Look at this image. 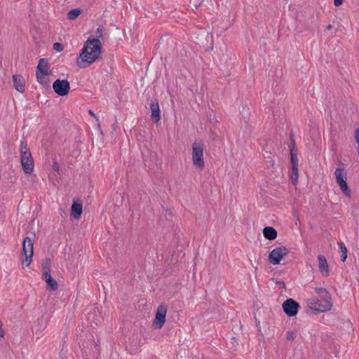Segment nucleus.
<instances>
[{
  "instance_id": "f257e3e1",
  "label": "nucleus",
  "mask_w": 359,
  "mask_h": 359,
  "mask_svg": "<svg viewBox=\"0 0 359 359\" xmlns=\"http://www.w3.org/2000/svg\"><path fill=\"white\" fill-rule=\"evenodd\" d=\"M103 29V26L100 25L96 30L97 37L93 39H89L85 42L76 59V63L80 67L84 68L87 67L100 57L102 50L100 39L102 38Z\"/></svg>"
},
{
  "instance_id": "f03ea898",
  "label": "nucleus",
  "mask_w": 359,
  "mask_h": 359,
  "mask_svg": "<svg viewBox=\"0 0 359 359\" xmlns=\"http://www.w3.org/2000/svg\"><path fill=\"white\" fill-rule=\"evenodd\" d=\"M20 163L23 171L26 174L32 173L34 170V160L27 147V143L25 140H22L20 142Z\"/></svg>"
},
{
  "instance_id": "7ed1b4c3",
  "label": "nucleus",
  "mask_w": 359,
  "mask_h": 359,
  "mask_svg": "<svg viewBox=\"0 0 359 359\" xmlns=\"http://www.w3.org/2000/svg\"><path fill=\"white\" fill-rule=\"evenodd\" d=\"M50 74L51 71L49 70V63L48 60L41 58L39 61L36 70L37 81L44 88H48L50 82L48 76L50 75Z\"/></svg>"
},
{
  "instance_id": "20e7f679",
  "label": "nucleus",
  "mask_w": 359,
  "mask_h": 359,
  "mask_svg": "<svg viewBox=\"0 0 359 359\" xmlns=\"http://www.w3.org/2000/svg\"><path fill=\"white\" fill-rule=\"evenodd\" d=\"M35 234L33 233V237L27 236L23 239L22 244V255L24 257L22 260V265L29 266L32 262L34 254V238Z\"/></svg>"
},
{
  "instance_id": "39448f33",
  "label": "nucleus",
  "mask_w": 359,
  "mask_h": 359,
  "mask_svg": "<svg viewBox=\"0 0 359 359\" xmlns=\"http://www.w3.org/2000/svg\"><path fill=\"white\" fill-rule=\"evenodd\" d=\"M308 306L318 313H323L330 311L332 307V299H320L311 297L307 301Z\"/></svg>"
},
{
  "instance_id": "423d86ee",
  "label": "nucleus",
  "mask_w": 359,
  "mask_h": 359,
  "mask_svg": "<svg viewBox=\"0 0 359 359\" xmlns=\"http://www.w3.org/2000/svg\"><path fill=\"white\" fill-rule=\"evenodd\" d=\"M203 144L201 142H194L192 145V161L196 168L203 170L204 168Z\"/></svg>"
},
{
  "instance_id": "0eeeda50",
  "label": "nucleus",
  "mask_w": 359,
  "mask_h": 359,
  "mask_svg": "<svg viewBox=\"0 0 359 359\" xmlns=\"http://www.w3.org/2000/svg\"><path fill=\"white\" fill-rule=\"evenodd\" d=\"M289 253L288 249L285 246H280L275 248L269 255V261L273 265H278L280 264L281 259L287 255Z\"/></svg>"
},
{
  "instance_id": "6e6552de",
  "label": "nucleus",
  "mask_w": 359,
  "mask_h": 359,
  "mask_svg": "<svg viewBox=\"0 0 359 359\" xmlns=\"http://www.w3.org/2000/svg\"><path fill=\"white\" fill-rule=\"evenodd\" d=\"M167 306L165 304H160L156 310L153 326L155 329H161L165 324Z\"/></svg>"
},
{
  "instance_id": "1a4fd4ad",
  "label": "nucleus",
  "mask_w": 359,
  "mask_h": 359,
  "mask_svg": "<svg viewBox=\"0 0 359 359\" xmlns=\"http://www.w3.org/2000/svg\"><path fill=\"white\" fill-rule=\"evenodd\" d=\"M53 88L55 93L59 96H65L69 92L70 84L67 80L57 79L53 84Z\"/></svg>"
},
{
  "instance_id": "9d476101",
  "label": "nucleus",
  "mask_w": 359,
  "mask_h": 359,
  "mask_svg": "<svg viewBox=\"0 0 359 359\" xmlns=\"http://www.w3.org/2000/svg\"><path fill=\"white\" fill-rule=\"evenodd\" d=\"M282 307L287 316L293 317L297 314L299 304L292 299H287L283 302Z\"/></svg>"
},
{
  "instance_id": "9b49d317",
  "label": "nucleus",
  "mask_w": 359,
  "mask_h": 359,
  "mask_svg": "<svg viewBox=\"0 0 359 359\" xmlns=\"http://www.w3.org/2000/svg\"><path fill=\"white\" fill-rule=\"evenodd\" d=\"M150 109L151 111V118L154 123H158L161 119V111L158 102L156 100H151L150 103Z\"/></svg>"
},
{
  "instance_id": "f8f14e48",
  "label": "nucleus",
  "mask_w": 359,
  "mask_h": 359,
  "mask_svg": "<svg viewBox=\"0 0 359 359\" xmlns=\"http://www.w3.org/2000/svg\"><path fill=\"white\" fill-rule=\"evenodd\" d=\"M318 269L319 271L324 276H329V266L326 257L324 255H319L318 257Z\"/></svg>"
},
{
  "instance_id": "ddd939ff",
  "label": "nucleus",
  "mask_w": 359,
  "mask_h": 359,
  "mask_svg": "<svg viewBox=\"0 0 359 359\" xmlns=\"http://www.w3.org/2000/svg\"><path fill=\"white\" fill-rule=\"evenodd\" d=\"M13 81L15 88L18 92L23 93L25 91V81L23 76L20 74H14L13 76Z\"/></svg>"
},
{
  "instance_id": "4468645a",
  "label": "nucleus",
  "mask_w": 359,
  "mask_h": 359,
  "mask_svg": "<svg viewBox=\"0 0 359 359\" xmlns=\"http://www.w3.org/2000/svg\"><path fill=\"white\" fill-rule=\"evenodd\" d=\"M346 173L344 167H339L335 170L334 176L339 186L346 182Z\"/></svg>"
},
{
  "instance_id": "2eb2a0df",
  "label": "nucleus",
  "mask_w": 359,
  "mask_h": 359,
  "mask_svg": "<svg viewBox=\"0 0 359 359\" xmlns=\"http://www.w3.org/2000/svg\"><path fill=\"white\" fill-rule=\"evenodd\" d=\"M83 210V205L81 203H76L74 201L71 208V216L74 219L81 217Z\"/></svg>"
},
{
  "instance_id": "dca6fc26",
  "label": "nucleus",
  "mask_w": 359,
  "mask_h": 359,
  "mask_svg": "<svg viewBox=\"0 0 359 359\" xmlns=\"http://www.w3.org/2000/svg\"><path fill=\"white\" fill-rule=\"evenodd\" d=\"M263 235L268 240H274L277 237V231L272 226H266L263 229Z\"/></svg>"
},
{
  "instance_id": "f3484780",
  "label": "nucleus",
  "mask_w": 359,
  "mask_h": 359,
  "mask_svg": "<svg viewBox=\"0 0 359 359\" xmlns=\"http://www.w3.org/2000/svg\"><path fill=\"white\" fill-rule=\"evenodd\" d=\"M290 140H291L290 144L292 146V149H291V150H290L292 167H298V158H297V155L296 152L294 150V140L293 138L292 135H290Z\"/></svg>"
},
{
  "instance_id": "a211bd4d",
  "label": "nucleus",
  "mask_w": 359,
  "mask_h": 359,
  "mask_svg": "<svg viewBox=\"0 0 359 359\" xmlns=\"http://www.w3.org/2000/svg\"><path fill=\"white\" fill-rule=\"evenodd\" d=\"M315 292L320 295V299H332L330 292L325 288L316 287Z\"/></svg>"
},
{
  "instance_id": "6ab92c4d",
  "label": "nucleus",
  "mask_w": 359,
  "mask_h": 359,
  "mask_svg": "<svg viewBox=\"0 0 359 359\" xmlns=\"http://www.w3.org/2000/svg\"><path fill=\"white\" fill-rule=\"evenodd\" d=\"M82 13V10L80 8H74L70 10L67 13V18L69 20H73L77 18Z\"/></svg>"
},
{
  "instance_id": "aec40b11",
  "label": "nucleus",
  "mask_w": 359,
  "mask_h": 359,
  "mask_svg": "<svg viewBox=\"0 0 359 359\" xmlns=\"http://www.w3.org/2000/svg\"><path fill=\"white\" fill-rule=\"evenodd\" d=\"M338 245L341 252V261L344 262L347 258V249L345 244L342 241L338 242Z\"/></svg>"
},
{
  "instance_id": "412c9836",
  "label": "nucleus",
  "mask_w": 359,
  "mask_h": 359,
  "mask_svg": "<svg viewBox=\"0 0 359 359\" xmlns=\"http://www.w3.org/2000/svg\"><path fill=\"white\" fill-rule=\"evenodd\" d=\"M46 282L51 290L55 291L58 288L57 282L52 276Z\"/></svg>"
},
{
  "instance_id": "4be33fe9",
  "label": "nucleus",
  "mask_w": 359,
  "mask_h": 359,
  "mask_svg": "<svg viewBox=\"0 0 359 359\" xmlns=\"http://www.w3.org/2000/svg\"><path fill=\"white\" fill-rule=\"evenodd\" d=\"M339 187H340V189H341V191L343 192V194L346 196L350 198L351 196V192L350 189L348 188L347 182H345L342 183V184H341Z\"/></svg>"
},
{
  "instance_id": "5701e85b",
  "label": "nucleus",
  "mask_w": 359,
  "mask_h": 359,
  "mask_svg": "<svg viewBox=\"0 0 359 359\" xmlns=\"http://www.w3.org/2000/svg\"><path fill=\"white\" fill-rule=\"evenodd\" d=\"M50 259H46L42 263V272L48 271L50 273Z\"/></svg>"
},
{
  "instance_id": "b1692460",
  "label": "nucleus",
  "mask_w": 359,
  "mask_h": 359,
  "mask_svg": "<svg viewBox=\"0 0 359 359\" xmlns=\"http://www.w3.org/2000/svg\"><path fill=\"white\" fill-rule=\"evenodd\" d=\"M292 181L294 184L298 179V167H292Z\"/></svg>"
},
{
  "instance_id": "393cba45",
  "label": "nucleus",
  "mask_w": 359,
  "mask_h": 359,
  "mask_svg": "<svg viewBox=\"0 0 359 359\" xmlns=\"http://www.w3.org/2000/svg\"><path fill=\"white\" fill-rule=\"evenodd\" d=\"M297 336V332L295 330L289 331L286 333V339L288 341L293 340Z\"/></svg>"
},
{
  "instance_id": "a878e982",
  "label": "nucleus",
  "mask_w": 359,
  "mask_h": 359,
  "mask_svg": "<svg viewBox=\"0 0 359 359\" xmlns=\"http://www.w3.org/2000/svg\"><path fill=\"white\" fill-rule=\"evenodd\" d=\"M53 48L57 52H60L63 50V46L60 43H54Z\"/></svg>"
},
{
  "instance_id": "bb28decb",
  "label": "nucleus",
  "mask_w": 359,
  "mask_h": 359,
  "mask_svg": "<svg viewBox=\"0 0 359 359\" xmlns=\"http://www.w3.org/2000/svg\"><path fill=\"white\" fill-rule=\"evenodd\" d=\"M355 142H357V144L359 146V128H358L355 131ZM358 154L359 155V148L358 150Z\"/></svg>"
},
{
  "instance_id": "cd10ccee",
  "label": "nucleus",
  "mask_w": 359,
  "mask_h": 359,
  "mask_svg": "<svg viewBox=\"0 0 359 359\" xmlns=\"http://www.w3.org/2000/svg\"><path fill=\"white\" fill-rule=\"evenodd\" d=\"M50 277H51L50 273H49L48 271H46L42 273V278L45 281L48 280L49 278H50Z\"/></svg>"
},
{
  "instance_id": "c85d7f7f",
  "label": "nucleus",
  "mask_w": 359,
  "mask_h": 359,
  "mask_svg": "<svg viewBox=\"0 0 359 359\" xmlns=\"http://www.w3.org/2000/svg\"><path fill=\"white\" fill-rule=\"evenodd\" d=\"M276 284L279 286L280 288L285 287V284L283 281H280V280L276 281Z\"/></svg>"
},
{
  "instance_id": "c756f323",
  "label": "nucleus",
  "mask_w": 359,
  "mask_h": 359,
  "mask_svg": "<svg viewBox=\"0 0 359 359\" xmlns=\"http://www.w3.org/2000/svg\"><path fill=\"white\" fill-rule=\"evenodd\" d=\"M344 0H334V4L335 6H339L343 4Z\"/></svg>"
},
{
  "instance_id": "7c9ffc66",
  "label": "nucleus",
  "mask_w": 359,
  "mask_h": 359,
  "mask_svg": "<svg viewBox=\"0 0 359 359\" xmlns=\"http://www.w3.org/2000/svg\"><path fill=\"white\" fill-rule=\"evenodd\" d=\"M53 168L55 171L57 172L59 170L60 166L57 163L54 162L53 164Z\"/></svg>"
},
{
  "instance_id": "2f4dec72",
  "label": "nucleus",
  "mask_w": 359,
  "mask_h": 359,
  "mask_svg": "<svg viewBox=\"0 0 359 359\" xmlns=\"http://www.w3.org/2000/svg\"><path fill=\"white\" fill-rule=\"evenodd\" d=\"M89 114H90L92 116L95 117V113H94L93 111L89 110Z\"/></svg>"
},
{
  "instance_id": "473e14b6",
  "label": "nucleus",
  "mask_w": 359,
  "mask_h": 359,
  "mask_svg": "<svg viewBox=\"0 0 359 359\" xmlns=\"http://www.w3.org/2000/svg\"><path fill=\"white\" fill-rule=\"evenodd\" d=\"M332 25L329 24L327 27H326V29H332Z\"/></svg>"
},
{
  "instance_id": "72a5a7b5",
  "label": "nucleus",
  "mask_w": 359,
  "mask_h": 359,
  "mask_svg": "<svg viewBox=\"0 0 359 359\" xmlns=\"http://www.w3.org/2000/svg\"><path fill=\"white\" fill-rule=\"evenodd\" d=\"M256 322H257V326L258 327L259 325L260 322L257 320L255 318Z\"/></svg>"
}]
</instances>
